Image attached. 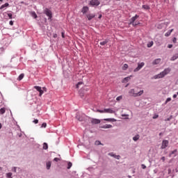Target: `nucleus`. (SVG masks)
<instances>
[{
  "label": "nucleus",
  "mask_w": 178,
  "mask_h": 178,
  "mask_svg": "<svg viewBox=\"0 0 178 178\" xmlns=\"http://www.w3.org/2000/svg\"><path fill=\"white\" fill-rule=\"evenodd\" d=\"M169 73H170V68H165L159 74L154 75V79H155L156 80L158 79H163V77H165V76H166L167 74H169Z\"/></svg>",
  "instance_id": "f257e3e1"
},
{
  "label": "nucleus",
  "mask_w": 178,
  "mask_h": 178,
  "mask_svg": "<svg viewBox=\"0 0 178 178\" xmlns=\"http://www.w3.org/2000/svg\"><path fill=\"white\" fill-rule=\"evenodd\" d=\"M129 94L132 95V97H141L144 94V90H140L138 92H134V89H131Z\"/></svg>",
  "instance_id": "f03ea898"
},
{
  "label": "nucleus",
  "mask_w": 178,
  "mask_h": 178,
  "mask_svg": "<svg viewBox=\"0 0 178 178\" xmlns=\"http://www.w3.org/2000/svg\"><path fill=\"white\" fill-rule=\"evenodd\" d=\"M34 88H35L38 92H39V97H42V94L44 92H47V88L43 87L41 88L40 86H34Z\"/></svg>",
  "instance_id": "7ed1b4c3"
},
{
  "label": "nucleus",
  "mask_w": 178,
  "mask_h": 178,
  "mask_svg": "<svg viewBox=\"0 0 178 178\" xmlns=\"http://www.w3.org/2000/svg\"><path fill=\"white\" fill-rule=\"evenodd\" d=\"M44 13L47 16L48 20H51L52 19V11H51L48 8H45L44 10Z\"/></svg>",
  "instance_id": "20e7f679"
},
{
  "label": "nucleus",
  "mask_w": 178,
  "mask_h": 178,
  "mask_svg": "<svg viewBox=\"0 0 178 178\" xmlns=\"http://www.w3.org/2000/svg\"><path fill=\"white\" fill-rule=\"evenodd\" d=\"M145 65V63H144V62L138 63V67L134 70V72H140V70H141V69H143V67H144Z\"/></svg>",
  "instance_id": "39448f33"
},
{
  "label": "nucleus",
  "mask_w": 178,
  "mask_h": 178,
  "mask_svg": "<svg viewBox=\"0 0 178 178\" xmlns=\"http://www.w3.org/2000/svg\"><path fill=\"white\" fill-rule=\"evenodd\" d=\"M168 145H169V140H163V141L161 143V149H165V148H167V147Z\"/></svg>",
  "instance_id": "423d86ee"
},
{
  "label": "nucleus",
  "mask_w": 178,
  "mask_h": 178,
  "mask_svg": "<svg viewBox=\"0 0 178 178\" xmlns=\"http://www.w3.org/2000/svg\"><path fill=\"white\" fill-rule=\"evenodd\" d=\"M99 3H101L99 0H91L90 1V5L91 6H99Z\"/></svg>",
  "instance_id": "0eeeda50"
},
{
  "label": "nucleus",
  "mask_w": 178,
  "mask_h": 178,
  "mask_svg": "<svg viewBox=\"0 0 178 178\" xmlns=\"http://www.w3.org/2000/svg\"><path fill=\"white\" fill-rule=\"evenodd\" d=\"M90 122L92 124H99V123H101V120L96 118H92Z\"/></svg>",
  "instance_id": "6e6552de"
},
{
  "label": "nucleus",
  "mask_w": 178,
  "mask_h": 178,
  "mask_svg": "<svg viewBox=\"0 0 178 178\" xmlns=\"http://www.w3.org/2000/svg\"><path fill=\"white\" fill-rule=\"evenodd\" d=\"M138 17H140V16L136 15L135 16L132 17L131 18V21L129 22V24H131V23H134L135 20H137V19H138Z\"/></svg>",
  "instance_id": "1a4fd4ad"
},
{
  "label": "nucleus",
  "mask_w": 178,
  "mask_h": 178,
  "mask_svg": "<svg viewBox=\"0 0 178 178\" xmlns=\"http://www.w3.org/2000/svg\"><path fill=\"white\" fill-rule=\"evenodd\" d=\"M86 17L88 18V20H92V19L95 17V14H88Z\"/></svg>",
  "instance_id": "9d476101"
},
{
  "label": "nucleus",
  "mask_w": 178,
  "mask_h": 178,
  "mask_svg": "<svg viewBox=\"0 0 178 178\" xmlns=\"http://www.w3.org/2000/svg\"><path fill=\"white\" fill-rule=\"evenodd\" d=\"M104 112L105 113H115V111L112 108H105Z\"/></svg>",
  "instance_id": "9b49d317"
},
{
  "label": "nucleus",
  "mask_w": 178,
  "mask_h": 178,
  "mask_svg": "<svg viewBox=\"0 0 178 178\" xmlns=\"http://www.w3.org/2000/svg\"><path fill=\"white\" fill-rule=\"evenodd\" d=\"M101 129H112L113 126L111 124H106L105 125L101 126Z\"/></svg>",
  "instance_id": "f8f14e48"
},
{
  "label": "nucleus",
  "mask_w": 178,
  "mask_h": 178,
  "mask_svg": "<svg viewBox=\"0 0 178 178\" xmlns=\"http://www.w3.org/2000/svg\"><path fill=\"white\" fill-rule=\"evenodd\" d=\"M161 58H156L152 62V65H159L161 63Z\"/></svg>",
  "instance_id": "ddd939ff"
},
{
  "label": "nucleus",
  "mask_w": 178,
  "mask_h": 178,
  "mask_svg": "<svg viewBox=\"0 0 178 178\" xmlns=\"http://www.w3.org/2000/svg\"><path fill=\"white\" fill-rule=\"evenodd\" d=\"M81 12L83 15H85V13H87L88 12V7L87 6L83 7Z\"/></svg>",
  "instance_id": "4468645a"
},
{
  "label": "nucleus",
  "mask_w": 178,
  "mask_h": 178,
  "mask_svg": "<svg viewBox=\"0 0 178 178\" xmlns=\"http://www.w3.org/2000/svg\"><path fill=\"white\" fill-rule=\"evenodd\" d=\"M8 6H9V3H6L5 4H3L1 7H0V10H3L5 9V8H8Z\"/></svg>",
  "instance_id": "2eb2a0df"
},
{
  "label": "nucleus",
  "mask_w": 178,
  "mask_h": 178,
  "mask_svg": "<svg viewBox=\"0 0 178 178\" xmlns=\"http://www.w3.org/2000/svg\"><path fill=\"white\" fill-rule=\"evenodd\" d=\"M176 59H178V54H175L172 56V57L170 58V60H176Z\"/></svg>",
  "instance_id": "dca6fc26"
},
{
  "label": "nucleus",
  "mask_w": 178,
  "mask_h": 178,
  "mask_svg": "<svg viewBox=\"0 0 178 178\" xmlns=\"http://www.w3.org/2000/svg\"><path fill=\"white\" fill-rule=\"evenodd\" d=\"M173 31V29H170L167 33H165V37H169L170 34H172V32Z\"/></svg>",
  "instance_id": "f3484780"
},
{
  "label": "nucleus",
  "mask_w": 178,
  "mask_h": 178,
  "mask_svg": "<svg viewBox=\"0 0 178 178\" xmlns=\"http://www.w3.org/2000/svg\"><path fill=\"white\" fill-rule=\"evenodd\" d=\"M106 122H116V119L115 118H106L104 119Z\"/></svg>",
  "instance_id": "a211bd4d"
},
{
  "label": "nucleus",
  "mask_w": 178,
  "mask_h": 178,
  "mask_svg": "<svg viewBox=\"0 0 178 178\" xmlns=\"http://www.w3.org/2000/svg\"><path fill=\"white\" fill-rule=\"evenodd\" d=\"M134 141H138V140H140V135L137 134L135 136L133 137Z\"/></svg>",
  "instance_id": "6ab92c4d"
},
{
  "label": "nucleus",
  "mask_w": 178,
  "mask_h": 178,
  "mask_svg": "<svg viewBox=\"0 0 178 178\" xmlns=\"http://www.w3.org/2000/svg\"><path fill=\"white\" fill-rule=\"evenodd\" d=\"M31 15L32 16V17H33V19H37V17H38V16H37V14L34 11L31 13Z\"/></svg>",
  "instance_id": "aec40b11"
},
{
  "label": "nucleus",
  "mask_w": 178,
  "mask_h": 178,
  "mask_svg": "<svg viewBox=\"0 0 178 178\" xmlns=\"http://www.w3.org/2000/svg\"><path fill=\"white\" fill-rule=\"evenodd\" d=\"M142 8H143V9H145V10H149V9H150L149 6H148V5H143L142 6Z\"/></svg>",
  "instance_id": "412c9836"
},
{
  "label": "nucleus",
  "mask_w": 178,
  "mask_h": 178,
  "mask_svg": "<svg viewBox=\"0 0 178 178\" xmlns=\"http://www.w3.org/2000/svg\"><path fill=\"white\" fill-rule=\"evenodd\" d=\"M6 112V108H0V115H3Z\"/></svg>",
  "instance_id": "4be33fe9"
},
{
  "label": "nucleus",
  "mask_w": 178,
  "mask_h": 178,
  "mask_svg": "<svg viewBox=\"0 0 178 178\" xmlns=\"http://www.w3.org/2000/svg\"><path fill=\"white\" fill-rule=\"evenodd\" d=\"M46 168L47 170H49V169H51V161H49L46 163Z\"/></svg>",
  "instance_id": "5701e85b"
},
{
  "label": "nucleus",
  "mask_w": 178,
  "mask_h": 178,
  "mask_svg": "<svg viewBox=\"0 0 178 178\" xmlns=\"http://www.w3.org/2000/svg\"><path fill=\"white\" fill-rule=\"evenodd\" d=\"M24 77V74H21L19 76V77H18L19 81H20L21 80H23Z\"/></svg>",
  "instance_id": "b1692460"
},
{
  "label": "nucleus",
  "mask_w": 178,
  "mask_h": 178,
  "mask_svg": "<svg viewBox=\"0 0 178 178\" xmlns=\"http://www.w3.org/2000/svg\"><path fill=\"white\" fill-rule=\"evenodd\" d=\"M130 79H131L130 76L125 77V78L122 80V83H126V81H129V80H130Z\"/></svg>",
  "instance_id": "393cba45"
},
{
  "label": "nucleus",
  "mask_w": 178,
  "mask_h": 178,
  "mask_svg": "<svg viewBox=\"0 0 178 178\" xmlns=\"http://www.w3.org/2000/svg\"><path fill=\"white\" fill-rule=\"evenodd\" d=\"M108 40H105L103 42H100V45H106V44H108Z\"/></svg>",
  "instance_id": "a878e982"
},
{
  "label": "nucleus",
  "mask_w": 178,
  "mask_h": 178,
  "mask_svg": "<svg viewBox=\"0 0 178 178\" xmlns=\"http://www.w3.org/2000/svg\"><path fill=\"white\" fill-rule=\"evenodd\" d=\"M128 68H129V65L124 64L122 67V70H127Z\"/></svg>",
  "instance_id": "bb28decb"
},
{
  "label": "nucleus",
  "mask_w": 178,
  "mask_h": 178,
  "mask_svg": "<svg viewBox=\"0 0 178 178\" xmlns=\"http://www.w3.org/2000/svg\"><path fill=\"white\" fill-rule=\"evenodd\" d=\"M76 118L78 120H79V122H83V118H80L79 116V113H76Z\"/></svg>",
  "instance_id": "cd10ccee"
},
{
  "label": "nucleus",
  "mask_w": 178,
  "mask_h": 178,
  "mask_svg": "<svg viewBox=\"0 0 178 178\" xmlns=\"http://www.w3.org/2000/svg\"><path fill=\"white\" fill-rule=\"evenodd\" d=\"M152 45H154V42L151 41L150 42L147 43V47L148 48H151V47H152Z\"/></svg>",
  "instance_id": "c85d7f7f"
},
{
  "label": "nucleus",
  "mask_w": 178,
  "mask_h": 178,
  "mask_svg": "<svg viewBox=\"0 0 178 178\" xmlns=\"http://www.w3.org/2000/svg\"><path fill=\"white\" fill-rule=\"evenodd\" d=\"M6 176L7 178H13V177H12V172H8V173H7V174L6 175Z\"/></svg>",
  "instance_id": "c756f323"
},
{
  "label": "nucleus",
  "mask_w": 178,
  "mask_h": 178,
  "mask_svg": "<svg viewBox=\"0 0 178 178\" xmlns=\"http://www.w3.org/2000/svg\"><path fill=\"white\" fill-rule=\"evenodd\" d=\"M48 148V143H43V149H47Z\"/></svg>",
  "instance_id": "7c9ffc66"
},
{
  "label": "nucleus",
  "mask_w": 178,
  "mask_h": 178,
  "mask_svg": "<svg viewBox=\"0 0 178 178\" xmlns=\"http://www.w3.org/2000/svg\"><path fill=\"white\" fill-rule=\"evenodd\" d=\"M165 26V24H160L157 25V29H162Z\"/></svg>",
  "instance_id": "2f4dec72"
},
{
  "label": "nucleus",
  "mask_w": 178,
  "mask_h": 178,
  "mask_svg": "<svg viewBox=\"0 0 178 178\" xmlns=\"http://www.w3.org/2000/svg\"><path fill=\"white\" fill-rule=\"evenodd\" d=\"M72 166H73V164L72 163V162H68L67 163V169H70V168H72Z\"/></svg>",
  "instance_id": "473e14b6"
},
{
  "label": "nucleus",
  "mask_w": 178,
  "mask_h": 178,
  "mask_svg": "<svg viewBox=\"0 0 178 178\" xmlns=\"http://www.w3.org/2000/svg\"><path fill=\"white\" fill-rule=\"evenodd\" d=\"M131 24H132L134 27H136V26H138V24H140V22H133Z\"/></svg>",
  "instance_id": "72a5a7b5"
},
{
  "label": "nucleus",
  "mask_w": 178,
  "mask_h": 178,
  "mask_svg": "<svg viewBox=\"0 0 178 178\" xmlns=\"http://www.w3.org/2000/svg\"><path fill=\"white\" fill-rule=\"evenodd\" d=\"M176 152H177V149H175L172 152H171V153L170 154V156H172V155H173V154H176Z\"/></svg>",
  "instance_id": "f704fd0d"
},
{
  "label": "nucleus",
  "mask_w": 178,
  "mask_h": 178,
  "mask_svg": "<svg viewBox=\"0 0 178 178\" xmlns=\"http://www.w3.org/2000/svg\"><path fill=\"white\" fill-rule=\"evenodd\" d=\"M95 145H101V141L99 140H96L95 143Z\"/></svg>",
  "instance_id": "c9c22d12"
},
{
  "label": "nucleus",
  "mask_w": 178,
  "mask_h": 178,
  "mask_svg": "<svg viewBox=\"0 0 178 178\" xmlns=\"http://www.w3.org/2000/svg\"><path fill=\"white\" fill-rule=\"evenodd\" d=\"M170 101H172V98L168 97L165 100V104H168V102H170Z\"/></svg>",
  "instance_id": "e433bc0d"
},
{
  "label": "nucleus",
  "mask_w": 178,
  "mask_h": 178,
  "mask_svg": "<svg viewBox=\"0 0 178 178\" xmlns=\"http://www.w3.org/2000/svg\"><path fill=\"white\" fill-rule=\"evenodd\" d=\"M4 51H5V49H3V47H1L0 48V55H1V54H3Z\"/></svg>",
  "instance_id": "4c0bfd02"
},
{
  "label": "nucleus",
  "mask_w": 178,
  "mask_h": 178,
  "mask_svg": "<svg viewBox=\"0 0 178 178\" xmlns=\"http://www.w3.org/2000/svg\"><path fill=\"white\" fill-rule=\"evenodd\" d=\"M123 98L122 96H119L116 98V101H120Z\"/></svg>",
  "instance_id": "58836bf2"
},
{
  "label": "nucleus",
  "mask_w": 178,
  "mask_h": 178,
  "mask_svg": "<svg viewBox=\"0 0 178 178\" xmlns=\"http://www.w3.org/2000/svg\"><path fill=\"white\" fill-rule=\"evenodd\" d=\"M108 155H109L110 156H113V158H115V156H116L115 154H113V152L109 153Z\"/></svg>",
  "instance_id": "ea45409f"
},
{
  "label": "nucleus",
  "mask_w": 178,
  "mask_h": 178,
  "mask_svg": "<svg viewBox=\"0 0 178 178\" xmlns=\"http://www.w3.org/2000/svg\"><path fill=\"white\" fill-rule=\"evenodd\" d=\"M81 84H83V82H79L76 86V88H79V86H81Z\"/></svg>",
  "instance_id": "a19ab883"
},
{
  "label": "nucleus",
  "mask_w": 178,
  "mask_h": 178,
  "mask_svg": "<svg viewBox=\"0 0 178 178\" xmlns=\"http://www.w3.org/2000/svg\"><path fill=\"white\" fill-rule=\"evenodd\" d=\"M97 112H99L100 113H105V109L104 110H97Z\"/></svg>",
  "instance_id": "79ce46f5"
},
{
  "label": "nucleus",
  "mask_w": 178,
  "mask_h": 178,
  "mask_svg": "<svg viewBox=\"0 0 178 178\" xmlns=\"http://www.w3.org/2000/svg\"><path fill=\"white\" fill-rule=\"evenodd\" d=\"M41 127H44V129H45V127H47V123L43 122V123L42 124Z\"/></svg>",
  "instance_id": "37998d69"
},
{
  "label": "nucleus",
  "mask_w": 178,
  "mask_h": 178,
  "mask_svg": "<svg viewBox=\"0 0 178 178\" xmlns=\"http://www.w3.org/2000/svg\"><path fill=\"white\" fill-rule=\"evenodd\" d=\"M177 41V39H176V38H173V39H172V42H173L174 44H176Z\"/></svg>",
  "instance_id": "c03bdc74"
},
{
  "label": "nucleus",
  "mask_w": 178,
  "mask_h": 178,
  "mask_svg": "<svg viewBox=\"0 0 178 178\" xmlns=\"http://www.w3.org/2000/svg\"><path fill=\"white\" fill-rule=\"evenodd\" d=\"M8 16L9 19H12V16H13V15L12 13H8Z\"/></svg>",
  "instance_id": "a18cd8bd"
},
{
  "label": "nucleus",
  "mask_w": 178,
  "mask_h": 178,
  "mask_svg": "<svg viewBox=\"0 0 178 178\" xmlns=\"http://www.w3.org/2000/svg\"><path fill=\"white\" fill-rule=\"evenodd\" d=\"M16 169H17V168L14 167V168H13L12 171L14 172L15 173H16Z\"/></svg>",
  "instance_id": "49530a36"
},
{
  "label": "nucleus",
  "mask_w": 178,
  "mask_h": 178,
  "mask_svg": "<svg viewBox=\"0 0 178 178\" xmlns=\"http://www.w3.org/2000/svg\"><path fill=\"white\" fill-rule=\"evenodd\" d=\"M33 122L35 123V124H37L38 123V120H34Z\"/></svg>",
  "instance_id": "de8ad7c7"
},
{
  "label": "nucleus",
  "mask_w": 178,
  "mask_h": 178,
  "mask_svg": "<svg viewBox=\"0 0 178 178\" xmlns=\"http://www.w3.org/2000/svg\"><path fill=\"white\" fill-rule=\"evenodd\" d=\"M141 168H142V169H146L147 166H145V165H144V164H142Z\"/></svg>",
  "instance_id": "09e8293b"
},
{
  "label": "nucleus",
  "mask_w": 178,
  "mask_h": 178,
  "mask_svg": "<svg viewBox=\"0 0 178 178\" xmlns=\"http://www.w3.org/2000/svg\"><path fill=\"white\" fill-rule=\"evenodd\" d=\"M53 37H54V38H58V34L54 33Z\"/></svg>",
  "instance_id": "8fccbe9b"
},
{
  "label": "nucleus",
  "mask_w": 178,
  "mask_h": 178,
  "mask_svg": "<svg viewBox=\"0 0 178 178\" xmlns=\"http://www.w3.org/2000/svg\"><path fill=\"white\" fill-rule=\"evenodd\" d=\"M54 161L55 162H58V161H59V158L56 157V158L54 159Z\"/></svg>",
  "instance_id": "3c124183"
},
{
  "label": "nucleus",
  "mask_w": 178,
  "mask_h": 178,
  "mask_svg": "<svg viewBox=\"0 0 178 178\" xmlns=\"http://www.w3.org/2000/svg\"><path fill=\"white\" fill-rule=\"evenodd\" d=\"M61 35H62V38H65V31H63V32L61 33Z\"/></svg>",
  "instance_id": "603ef678"
},
{
  "label": "nucleus",
  "mask_w": 178,
  "mask_h": 178,
  "mask_svg": "<svg viewBox=\"0 0 178 178\" xmlns=\"http://www.w3.org/2000/svg\"><path fill=\"white\" fill-rule=\"evenodd\" d=\"M172 119V116L170 118H168L165 120V122H169Z\"/></svg>",
  "instance_id": "864d4df0"
},
{
  "label": "nucleus",
  "mask_w": 178,
  "mask_h": 178,
  "mask_svg": "<svg viewBox=\"0 0 178 178\" xmlns=\"http://www.w3.org/2000/svg\"><path fill=\"white\" fill-rule=\"evenodd\" d=\"M116 159H120V156H119V155H118V156H116L115 155V157Z\"/></svg>",
  "instance_id": "5fc2aeb1"
},
{
  "label": "nucleus",
  "mask_w": 178,
  "mask_h": 178,
  "mask_svg": "<svg viewBox=\"0 0 178 178\" xmlns=\"http://www.w3.org/2000/svg\"><path fill=\"white\" fill-rule=\"evenodd\" d=\"M157 118H159L158 115H155L154 116H153V119H157Z\"/></svg>",
  "instance_id": "6e6d98bb"
},
{
  "label": "nucleus",
  "mask_w": 178,
  "mask_h": 178,
  "mask_svg": "<svg viewBox=\"0 0 178 178\" xmlns=\"http://www.w3.org/2000/svg\"><path fill=\"white\" fill-rule=\"evenodd\" d=\"M9 24L10 26H13V21H10Z\"/></svg>",
  "instance_id": "4d7b16f0"
},
{
  "label": "nucleus",
  "mask_w": 178,
  "mask_h": 178,
  "mask_svg": "<svg viewBox=\"0 0 178 178\" xmlns=\"http://www.w3.org/2000/svg\"><path fill=\"white\" fill-rule=\"evenodd\" d=\"M173 47V44H168V48H172Z\"/></svg>",
  "instance_id": "13d9d810"
},
{
  "label": "nucleus",
  "mask_w": 178,
  "mask_h": 178,
  "mask_svg": "<svg viewBox=\"0 0 178 178\" xmlns=\"http://www.w3.org/2000/svg\"><path fill=\"white\" fill-rule=\"evenodd\" d=\"M161 161H163V162H165V156L161 157Z\"/></svg>",
  "instance_id": "bf43d9fd"
},
{
  "label": "nucleus",
  "mask_w": 178,
  "mask_h": 178,
  "mask_svg": "<svg viewBox=\"0 0 178 178\" xmlns=\"http://www.w3.org/2000/svg\"><path fill=\"white\" fill-rule=\"evenodd\" d=\"M172 97L173 98H177V94L173 95Z\"/></svg>",
  "instance_id": "052dcab7"
},
{
  "label": "nucleus",
  "mask_w": 178,
  "mask_h": 178,
  "mask_svg": "<svg viewBox=\"0 0 178 178\" xmlns=\"http://www.w3.org/2000/svg\"><path fill=\"white\" fill-rule=\"evenodd\" d=\"M102 15L100 14V15H99V19H102Z\"/></svg>",
  "instance_id": "680f3d73"
},
{
  "label": "nucleus",
  "mask_w": 178,
  "mask_h": 178,
  "mask_svg": "<svg viewBox=\"0 0 178 178\" xmlns=\"http://www.w3.org/2000/svg\"><path fill=\"white\" fill-rule=\"evenodd\" d=\"M2 129V124L0 123V129Z\"/></svg>",
  "instance_id": "e2e57ef3"
},
{
  "label": "nucleus",
  "mask_w": 178,
  "mask_h": 178,
  "mask_svg": "<svg viewBox=\"0 0 178 178\" xmlns=\"http://www.w3.org/2000/svg\"><path fill=\"white\" fill-rule=\"evenodd\" d=\"M175 172H176V173H177V172H178L177 168L175 169Z\"/></svg>",
  "instance_id": "0e129e2a"
},
{
  "label": "nucleus",
  "mask_w": 178,
  "mask_h": 178,
  "mask_svg": "<svg viewBox=\"0 0 178 178\" xmlns=\"http://www.w3.org/2000/svg\"><path fill=\"white\" fill-rule=\"evenodd\" d=\"M122 116H129V115H122Z\"/></svg>",
  "instance_id": "69168bd1"
},
{
  "label": "nucleus",
  "mask_w": 178,
  "mask_h": 178,
  "mask_svg": "<svg viewBox=\"0 0 178 178\" xmlns=\"http://www.w3.org/2000/svg\"><path fill=\"white\" fill-rule=\"evenodd\" d=\"M128 177H129V178H131V176L129 175Z\"/></svg>",
  "instance_id": "338daca9"
},
{
  "label": "nucleus",
  "mask_w": 178,
  "mask_h": 178,
  "mask_svg": "<svg viewBox=\"0 0 178 178\" xmlns=\"http://www.w3.org/2000/svg\"><path fill=\"white\" fill-rule=\"evenodd\" d=\"M159 136H162V133H160V134H159Z\"/></svg>",
  "instance_id": "774afa93"
}]
</instances>
